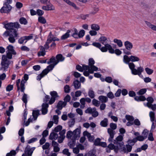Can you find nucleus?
<instances>
[{
    "label": "nucleus",
    "mask_w": 156,
    "mask_h": 156,
    "mask_svg": "<svg viewBox=\"0 0 156 156\" xmlns=\"http://www.w3.org/2000/svg\"><path fill=\"white\" fill-rule=\"evenodd\" d=\"M66 105V102H63L62 101H60L57 106V108L59 110H61L63 107L65 106Z\"/></svg>",
    "instance_id": "23"
},
{
    "label": "nucleus",
    "mask_w": 156,
    "mask_h": 156,
    "mask_svg": "<svg viewBox=\"0 0 156 156\" xmlns=\"http://www.w3.org/2000/svg\"><path fill=\"white\" fill-rule=\"evenodd\" d=\"M145 70L147 73L149 75L151 74L153 72V70L152 69L147 67L145 69Z\"/></svg>",
    "instance_id": "54"
},
{
    "label": "nucleus",
    "mask_w": 156,
    "mask_h": 156,
    "mask_svg": "<svg viewBox=\"0 0 156 156\" xmlns=\"http://www.w3.org/2000/svg\"><path fill=\"white\" fill-rule=\"evenodd\" d=\"M55 66L52 65L50 64L49 66H47V68L45 69H47V71H48V72L51 70L53 68H54Z\"/></svg>",
    "instance_id": "58"
},
{
    "label": "nucleus",
    "mask_w": 156,
    "mask_h": 156,
    "mask_svg": "<svg viewBox=\"0 0 156 156\" xmlns=\"http://www.w3.org/2000/svg\"><path fill=\"white\" fill-rule=\"evenodd\" d=\"M56 59L57 62H58V63L59 62L63 61L65 59V58L63 57L62 55L61 54L57 55L56 56Z\"/></svg>",
    "instance_id": "32"
},
{
    "label": "nucleus",
    "mask_w": 156,
    "mask_h": 156,
    "mask_svg": "<svg viewBox=\"0 0 156 156\" xmlns=\"http://www.w3.org/2000/svg\"><path fill=\"white\" fill-rule=\"evenodd\" d=\"M38 21L42 24H44L46 23V21L45 18L43 17L40 16L38 19Z\"/></svg>",
    "instance_id": "44"
},
{
    "label": "nucleus",
    "mask_w": 156,
    "mask_h": 156,
    "mask_svg": "<svg viewBox=\"0 0 156 156\" xmlns=\"http://www.w3.org/2000/svg\"><path fill=\"white\" fill-rule=\"evenodd\" d=\"M4 27L7 30H10V36L19 37V34L17 31L18 30L14 29V28L18 29L20 27V25L18 22L8 23L5 25Z\"/></svg>",
    "instance_id": "1"
},
{
    "label": "nucleus",
    "mask_w": 156,
    "mask_h": 156,
    "mask_svg": "<svg viewBox=\"0 0 156 156\" xmlns=\"http://www.w3.org/2000/svg\"><path fill=\"white\" fill-rule=\"evenodd\" d=\"M11 9L12 7L8 3H5L4 4V6L1 9L0 12L2 13H8Z\"/></svg>",
    "instance_id": "9"
},
{
    "label": "nucleus",
    "mask_w": 156,
    "mask_h": 156,
    "mask_svg": "<svg viewBox=\"0 0 156 156\" xmlns=\"http://www.w3.org/2000/svg\"><path fill=\"white\" fill-rule=\"evenodd\" d=\"M98 99L102 103H105L107 102L108 99L107 97L105 96L101 95L98 97Z\"/></svg>",
    "instance_id": "28"
},
{
    "label": "nucleus",
    "mask_w": 156,
    "mask_h": 156,
    "mask_svg": "<svg viewBox=\"0 0 156 156\" xmlns=\"http://www.w3.org/2000/svg\"><path fill=\"white\" fill-rule=\"evenodd\" d=\"M92 45L98 48L102 52H106L108 50L109 52L111 54L114 53V49L112 46L108 44H106L104 46L101 47V45L100 43L94 42L93 43Z\"/></svg>",
    "instance_id": "2"
},
{
    "label": "nucleus",
    "mask_w": 156,
    "mask_h": 156,
    "mask_svg": "<svg viewBox=\"0 0 156 156\" xmlns=\"http://www.w3.org/2000/svg\"><path fill=\"white\" fill-rule=\"evenodd\" d=\"M80 129L79 128H77L73 132V139L75 140L78 138L80 136Z\"/></svg>",
    "instance_id": "17"
},
{
    "label": "nucleus",
    "mask_w": 156,
    "mask_h": 156,
    "mask_svg": "<svg viewBox=\"0 0 156 156\" xmlns=\"http://www.w3.org/2000/svg\"><path fill=\"white\" fill-rule=\"evenodd\" d=\"M85 112L86 113L91 114L92 116L94 118L97 117L99 115L98 112L96 110L95 108H88L85 111Z\"/></svg>",
    "instance_id": "7"
},
{
    "label": "nucleus",
    "mask_w": 156,
    "mask_h": 156,
    "mask_svg": "<svg viewBox=\"0 0 156 156\" xmlns=\"http://www.w3.org/2000/svg\"><path fill=\"white\" fill-rule=\"evenodd\" d=\"M52 146L53 147V151L55 152H58L60 150V148L58 147V144L54 141H52Z\"/></svg>",
    "instance_id": "18"
},
{
    "label": "nucleus",
    "mask_w": 156,
    "mask_h": 156,
    "mask_svg": "<svg viewBox=\"0 0 156 156\" xmlns=\"http://www.w3.org/2000/svg\"><path fill=\"white\" fill-rule=\"evenodd\" d=\"M20 23L21 24L26 25L27 23V21L26 19L24 17L21 18L19 20Z\"/></svg>",
    "instance_id": "42"
},
{
    "label": "nucleus",
    "mask_w": 156,
    "mask_h": 156,
    "mask_svg": "<svg viewBox=\"0 0 156 156\" xmlns=\"http://www.w3.org/2000/svg\"><path fill=\"white\" fill-rule=\"evenodd\" d=\"M131 61L130 57H129L127 55H125L123 56V61L126 63H129V61Z\"/></svg>",
    "instance_id": "41"
},
{
    "label": "nucleus",
    "mask_w": 156,
    "mask_h": 156,
    "mask_svg": "<svg viewBox=\"0 0 156 156\" xmlns=\"http://www.w3.org/2000/svg\"><path fill=\"white\" fill-rule=\"evenodd\" d=\"M95 63L94 60L92 58H90L89 60V65L87 68V71H84L83 74V75L86 76H89L90 73L92 74L94 71H97L98 70V67L94 66V65Z\"/></svg>",
    "instance_id": "3"
},
{
    "label": "nucleus",
    "mask_w": 156,
    "mask_h": 156,
    "mask_svg": "<svg viewBox=\"0 0 156 156\" xmlns=\"http://www.w3.org/2000/svg\"><path fill=\"white\" fill-rule=\"evenodd\" d=\"M22 100L25 104H27V95L26 94L24 93L22 98Z\"/></svg>",
    "instance_id": "51"
},
{
    "label": "nucleus",
    "mask_w": 156,
    "mask_h": 156,
    "mask_svg": "<svg viewBox=\"0 0 156 156\" xmlns=\"http://www.w3.org/2000/svg\"><path fill=\"white\" fill-rule=\"evenodd\" d=\"M91 29L92 30H94L95 31H98L100 29L99 26L97 24H92L91 25Z\"/></svg>",
    "instance_id": "37"
},
{
    "label": "nucleus",
    "mask_w": 156,
    "mask_h": 156,
    "mask_svg": "<svg viewBox=\"0 0 156 156\" xmlns=\"http://www.w3.org/2000/svg\"><path fill=\"white\" fill-rule=\"evenodd\" d=\"M71 31L70 30H68L67 32L61 36V39L62 40H64L69 37L70 36L69 33Z\"/></svg>",
    "instance_id": "27"
},
{
    "label": "nucleus",
    "mask_w": 156,
    "mask_h": 156,
    "mask_svg": "<svg viewBox=\"0 0 156 156\" xmlns=\"http://www.w3.org/2000/svg\"><path fill=\"white\" fill-rule=\"evenodd\" d=\"M88 95L91 98H94L95 96L94 92L92 88L90 89L88 92Z\"/></svg>",
    "instance_id": "34"
},
{
    "label": "nucleus",
    "mask_w": 156,
    "mask_h": 156,
    "mask_svg": "<svg viewBox=\"0 0 156 156\" xmlns=\"http://www.w3.org/2000/svg\"><path fill=\"white\" fill-rule=\"evenodd\" d=\"M42 8L43 9L46 11L53 10L55 9V7L51 3L47 5L46 6H43Z\"/></svg>",
    "instance_id": "15"
},
{
    "label": "nucleus",
    "mask_w": 156,
    "mask_h": 156,
    "mask_svg": "<svg viewBox=\"0 0 156 156\" xmlns=\"http://www.w3.org/2000/svg\"><path fill=\"white\" fill-rule=\"evenodd\" d=\"M62 153L63 154L66 155L67 156H70V153L69 152L68 149H65L63 150Z\"/></svg>",
    "instance_id": "63"
},
{
    "label": "nucleus",
    "mask_w": 156,
    "mask_h": 156,
    "mask_svg": "<svg viewBox=\"0 0 156 156\" xmlns=\"http://www.w3.org/2000/svg\"><path fill=\"white\" fill-rule=\"evenodd\" d=\"M80 102L82 105L80 106V108H83L85 107V101L84 98H82L80 100Z\"/></svg>",
    "instance_id": "45"
},
{
    "label": "nucleus",
    "mask_w": 156,
    "mask_h": 156,
    "mask_svg": "<svg viewBox=\"0 0 156 156\" xmlns=\"http://www.w3.org/2000/svg\"><path fill=\"white\" fill-rule=\"evenodd\" d=\"M73 135V132L71 131H69L67 133L66 138L68 139H70Z\"/></svg>",
    "instance_id": "57"
},
{
    "label": "nucleus",
    "mask_w": 156,
    "mask_h": 156,
    "mask_svg": "<svg viewBox=\"0 0 156 156\" xmlns=\"http://www.w3.org/2000/svg\"><path fill=\"white\" fill-rule=\"evenodd\" d=\"M85 31L84 30H80L78 33V36L79 38L82 37L84 35Z\"/></svg>",
    "instance_id": "55"
},
{
    "label": "nucleus",
    "mask_w": 156,
    "mask_h": 156,
    "mask_svg": "<svg viewBox=\"0 0 156 156\" xmlns=\"http://www.w3.org/2000/svg\"><path fill=\"white\" fill-rule=\"evenodd\" d=\"M28 79V76L27 74H25L23 76V79L22 80L21 82L20 87V90L22 92H24L25 89L24 86L25 83Z\"/></svg>",
    "instance_id": "10"
},
{
    "label": "nucleus",
    "mask_w": 156,
    "mask_h": 156,
    "mask_svg": "<svg viewBox=\"0 0 156 156\" xmlns=\"http://www.w3.org/2000/svg\"><path fill=\"white\" fill-rule=\"evenodd\" d=\"M39 114V112L38 111H33L32 113L33 118H34V120H35L37 119Z\"/></svg>",
    "instance_id": "39"
},
{
    "label": "nucleus",
    "mask_w": 156,
    "mask_h": 156,
    "mask_svg": "<svg viewBox=\"0 0 156 156\" xmlns=\"http://www.w3.org/2000/svg\"><path fill=\"white\" fill-rule=\"evenodd\" d=\"M62 129V126H61L59 125L56 127L54 129V131L56 132L60 131Z\"/></svg>",
    "instance_id": "60"
},
{
    "label": "nucleus",
    "mask_w": 156,
    "mask_h": 156,
    "mask_svg": "<svg viewBox=\"0 0 156 156\" xmlns=\"http://www.w3.org/2000/svg\"><path fill=\"white\" fill-rule=\"evenodd\" d=\"M110 129H112L113 130H115L117 128V125L115 123H111L110 124Z\"/></svg>",
    "instance_id": "53"
},
{
    "label": "nucleus",
    "mask_w": 156,
    "mask_h": 156,
    "mask_svg": "<svg viewBox=\"0 0 156 156\" xmlns=\"http://www.w3.org/2000/svg\"><path fill=\"white\" fill-rule=\"evenodd\" d=\"M128 64L129 68L131 70L132 73L134 75H138L140 76L144 71V69L141 66L138 67L136 69H135V65L133 63H129Z\"/></svg>",
    "instance_id": "5"
},
{
    "label": "nucleus",
    "mask_w": 156,
    "mask_h": 156,
    "mask_svg": "<svg viewBox=\"0 0 156 156\" xmlns=\"http://www.w3.org/2000/svg\"><path fill=\"white\" fill-rule=\"evenodd\" d=\"M26 41L24 36L21 37L18 40V42L20 44H22L25 41Z\"/></svg>",
    "instance_id": "52"
},
{
    "label": "nucleus",
    "mask_w": 156,
    "mask_h": 156,
    "mask_svg": "<svg viewBox=\"0 0 156 156\" xmlns=\"http://www.w3.org/2000/svg\"><path fill=\"white\" fill-rule=\"evenodd\" d=\"M145 22L147 26L152 30L156 31V26L154 25L151 23L147 21H145Z\"/></svg>",
    "instance_id": "26"
},
{
    "label": "nucleus",
    "mask_w": 156,
    "mask_h": 156,
    "mask_svg": "<svg viewBox=\"0 0 156 156\" xmlns=\"http://www.w3.org/2000/svg\"><path fill=\"white\" fill-rule=\"evenodd\" d=\"M85 156H96V155L93 153L92 151H90L88 153H86Z\"/></svg>",
    "instance_id": "64"
},
{
    "label": "nucleus",
    "mask_w": 156,
    "mask_h": 156,
    "mask_svg": "<svg viewBox=\"0 0 156 156\" xmlns=\"http://www.w3.org/2000/svg\"><path fill=\"white\" fill-rule=\"evenodd\" d=\"M74 87L76 89H79L81 87V83L80 82L77 80H75L73 83Z\"/></svg>",
    "instance_id": "31"
},
{
    "label": "nucleus",
    "mask_w": 156,
    "mask_h": 156,
    "mask_svg": "<svg viewBox=\"0 0 156 156\" xmlns=\"http://www.w3.org/2000/svg\"><path fill=\"white\" fill-rule=\"evenodd\" d=\"M53 119L54 120V123L57 124L58 123V117L56 115H54L53 118Z\"/></svg>",
    "instance_id": "50"
},
{
    "label": "nucleus",
    "mask_w": 156,
    "mask_h": 156,
    "mask_svg": "<svg viewBox=\"0 0 156 156\" xmlns=\"http://www.w3.org/2000/svg\"><path fill=\"white\" fill-rule=\"evenodd\" d=\"M123 139L122 136L120 135L118 136L115 140H113L112 142L115 144L116 145V146H119L120 145V143H123V142H122Z\"/></svg>",
    "instance_id": "11"
},
{
    "label": "nucleus",
    "mask_w": 156,
    "mask_h": 156,
    "mask_svg": "<svg viewBox=\"0 0 156 156\" xmlns=\"http://www.w3.org/2000/svg\"><path fill=\"white\" fill-rule=\"evenodd\" d=\"M99 41L102 44L104 45L107 43L108 41L107 38L101 35L98 39Z\"/></svg>",
    "instance_id": "21"
},
{
    "label": "nucleus",
    "mask_w": 156,
    "mask_h": 156,
    "mask_svg": "<svg viewBox=\"0 0 156 156\" xmlns=\"http://www.w3.org/2000/svg\"><path fill=\"white\" fill-rule=\"evenodd\" d=\"M126 118L127 120L130 121H133L134 120V118L133 116L129 115H126Z\"/></svg>",
    "instance_id": "56"
},
{
    "label": "nucleus",
    "mask_w": 156,
    "mask_h": 156,
    "mask_svg": "<svg viewBox=\"0 0 156 156\" xmlns=\"http://www.w3.org/2000/svg\"><path fill=\"white\" fill-rule=\"evenodd\" d=\"M147 106L149 108H151L153 110H155L156 109V104L153 105L151 103H147Z\"/></svg>",
    "instance_id": "36"
},
{
    "label": "nucleus",
    "mask_w": 156,
    "mask_h": 156,
    "mask_svg": "<svg viewBox=\"0 0 156 156\" xmlns=\"http://www.w3.org/2000/svg\"><path fill=\"white\" fill-rule=\"evenodd\" d=\"M48 73V71H47V69L44 70L42 73L37 76V80L39 81L41 79L46 75Z\"/></svg>",
    "instance_id": "19"
},
{
    "label": "nucleus",
    "mask_w": 156,
    "mask_h": 156,
    "mask_svg": "<svg viewBox=\"0 0 156 156\" xmlns=\"http://www.w3.org/2000/svg\"><path fill=\"white\" fill-rule=\"evenodd\" d=\"M66 130L65 129H63L61 131H60L59 133L60 136L58 137V142L61 143H62L65 137V134L66 133Z\"/></svg>",
    "instance_id": "13"
},
{
    "label": "nucleus",
    "mask_w": 156,
    "mask_h": 156,
    "mask_svg": "<svg viewBox=\"0 0 156 156\" xmlns=\"http://www.w3.org/2000/svg\"><path fill=\"white\" fill-rule=\"evenodd\" d=\"M130 58L131 61L132 62H138L140 60L139 57L133 55H131L130 56Z\"/></svg>",
    "instance_id": "35"
},
{
    "label": "nucleus",
    "mask_w": 156,
    "mask_h": 156,
    "mask_svg": "<svg viewBox=\"0 0 156 156\" xmlns=\"http://www.w3.org/2000/svg\"><path fill=\"white\" fill-rule=\"evenodd\" d=\"M50 94L51 97L48 103L50 105H51L55 102L56 100L59 98V97L57 93L55 91L50 92Z\"/></svg>",
    "instance_id": "8"
},
{
    "label": "nucleus",
    "mask_w": 156,
    "mask_h": 156,
    "mask_svg": "<svg viewBox=\"0 0 156 156\" xmlns=\"http://www.w3.org/2000/svg\"><path fill=\"white\" fill-rule=\"evenodd\" d=\"M16 37H13L10 36L8 38V40L10 42L12 43H13L15 42L16 40L15 38Z\"/></svg>",
    "instance_id": "49"
},
{
    "label": "nucleus",
    "mask_w": 156,
    "mask_h": 156,
    "mask_svg": "<svg viewBox=\"0 0 156 156\" xmlns=\"http://www.w3.org/2000/svg\"><path fill=\"white\" fill-rule=\"evenodd\" d=\"M47 63L48 64L52 63V65L55 66L58 63V62H57V60L54 57L52 56L50 59L49 61Z\"/></svg>",
    "instance_id": "22"
},
{
    "label": "nucleus",
    "mask_w": 156,
    "mask_h": 156,
    "mask_svg": "<svg viewBox=\"0 0 156 156\" xmlns=\"http://www.w3.org/2000/svg\"><path fill=\"white\" fill-rule=\"evenodd\" d=\"M148 132L149 131L145 129L144 130L142 133V136L145 138V139L147 137Z\"/></svg>",
    "instance_id": "48"
},
{
    "label": "nucleus",
    "mask_w": 156,
    "mask_h": 156,
    "mask_svg": "<svg viewBox=\"0 0 156 156\" xmlns=\"http://www.w3.org/2000/svg\"><path fill=\"white\" fill-rule=\"evenodd\" d=\"M113 42L117 44V45L119 47H121L123 46L122 42L120 40L115 38L113 40Z\"/></svg>",
    "instance_id": "33"
},
{
    "label": "nucleus",
    "mask_w": 156,
    "mask_h": 156,
    "mask_svg": "<svg viewBox=\"0 0 156 156\" xmlns=\"http://www.w3.org/2000/svg\"><path fill=\"white\" fill-rule=\"evenodd\" d=\"M93 104L96 107H98L100 104V102L98 100L94 99L92 101Z\"/></svg>",
    "instance_id": "43"
},
{
    "label": "nucleus",
    "mask_w": 156,
    "mask_h": 156,
    "mask_svg": "<svg viewBox=\"0 0 156 156\" xmlns=\"http://www.w3.org/2000/svg\"><path fill=\"white\" fill-rule=\"evenodd\" d=\"M125 48L127 50L130 51L133 48L132 43L129 41H126L124 43Z\"/></svg>",
    "instance_id": "14"
},
{
    "label": "nucleus",
    "mask_w": 156,
    "mask_h": 156,
    "mask_svg": "<svg viewBox=\"0 0 156 156\" xmlns=\"http://www.w3.org/2000/svg\"><path fill=\"white\" fill-rule=\"evenodd\" d=\"M88 67L87 65H83L82 67L78 65L76 66V68L79 71L82 72L83 70H84V71H87V68H88Z\"/></svg>",
    "instance_id": "16"
},
{
    "label": "nucleus",
    "mask_w": 156,
    "mask_h": 156,
    "mask_svg": "<svg viewBox=\"0 0 156 156\" xmlns=\"http://www.w3.org/2000/svg\"><path fill=\"white\" fill-rule=\"evenodd\" d=\"M64 91L66 93H69L70 91V87L69 85H66L64 87Z\"/></svg>",
    "instance_id": "47"
},
{
    "label": "nucleus",
    "mask_w": 156,
    "mask_h": 156,
    "mask_svg": "<svg viewBox=\"0 0 156 156\" xmlns=\"http://www.w3.org/2000/svg\"><path fill=\"white\" fill-rule=\"evenodd\" d=\"M50 146V144L48 143H46L45 144L42 146V148L44 150L48 149Z\"/></svg>",
    "instance_id": "62"
},
{
    "label": "nucleus",
    "mask_w": 156,
    "mask_h": 156,
    "mask_svg": "<svg viewBox=\"0 0 156 156\" xmlns=\"http://www.w3.org/2000/svg\"><path fill=\"white\" fill-rule=\"evenodd\" d=\"M149 116L150 118V120L152 122H153L155 120V113L154 112L151 111L149 112Z\"/></svg>",
    "instance_id": "38"
},
{
    "label": "nucleus",
    "mask_w": 156,
    "mask_h": 156,
    "mask_svg": "<svg viewBox=\"0 0 156 156\" xmlns=\"http://www.w3.org/2000/svg\"><path fill=\"white\" fill-rule=\"evenodd\" d=\"M147 91V89L145 88L142 89L140 90L137 93V94L142 95L144 94Z\"/></svg>",
    "instance_id": "40"
},
{
    "label": "nucleus",
    "mask_w": 156,
    "mask_h": 156,
    "mask_svg": "<svg viewBox=\"0 0 156 156\" xmlns=\"http://www.w3.org/2000/svg\"><path fill=\"white\" fill-rule=\"evenodd\" d=\"M107 131L110 136V137L108 139V141L109 142H112L113 140V139L115 133V131L109 128L108 129Z\"/></svg>",
    "instance_id": "12"
},
{
    "label": "nucleus",
    "mask_w": 156,
    "mask_h": 156,
    "mask_svg": "<svg viewBox=\"0 0 156 156\" xmlns=\"http://www.w3.org/2000/svg\"><path fill=\"white\" fill-rule=\"evenodd\" d=\"M83 135L84 136H87L88 140L90 142L93 141L94 140V137L93 136H91L90 134L87 131L83 132Z\"/></svg>",
    "instance_id": "20"
},
{
    "label": "nucleus",
    "mask_w": 156,
    "mask_h": 156,
    "mask_svg": "<svg viewBox=\"0 0 156 156\" xmlns=\"http://www.w3.org/2000/svg\"><path fill=\"white\" fill-rule=\"evenodd\" d=\"M10 63V61L7 59L5 55H3L1 62L2 67H0V70L7 71Z\"/></svg>",
    "instance_id": "6"
},
{
    "label": "nucleus",
    "mask_w": 156,
    "mask_h": 156,
    "mask_svg": "<svg viewBox=\"0 0 156 156\" xmlns=\"http://www.w3.org/2000/svg\"><path fill=\"white\" fill-rule=\"evenodd\" d=\"M58 137V134L55 132L51 133L49 136V139L51 140H55Z\"/></svg>",
    "instance_id": "25"
},
{
    "label": "nucleus",
    "mask_w": 156,
    "mask_h": 156,
    "mask_svg": "<svg viewBox=\"0 0 156 156\" xmlns=\"http://www.w3.org/2000/svg\"><path fill=\"white\" fill-rule=\"evenodd\" d=\"M108 147L112 150L114 149L116 152L119 150L124 153H127L126 147L124 145L123 143H120V145L119 146H115L113 144L111 143L108 145Z\"/></svg>",
    "instance_id": "4"
},
{
    "label": "nucleus",
    "mask_w": 156,
    "mask_h": 156,
    "mask_svg": "<svg viewBox=\"0 0 156 156\" xmlns=\"http://www.w3.org/2000/svg\"><path fill=\"white\" fill-rule=\"evenodd\" d=\"M134 98L136 101H144L146 100V98L144 96L142 95H141L140 96H135Z\"/></svg>",
    "instance_id": "30"
},
{
    "label": "nucleus",
    "mask_w": 156,
    "mask_h": 156,
    "mask_svg": "<svg viewBox=\"0 0 156 156\" xmlns=\"http://www.w3.org/2000/svg\"><path fill=\"white\" fill-rule=\"evenodd\" d=\"M16 154L15 151L12 150L9 153L7 154L6 156H13V155H15Z\"/></svg>",
    "instance_id": "61"
},
{
    "label": "nucleus",
    "mask_w": 156,
    "mask_h": 156,
    "mask_svg": "<svg viewBox=\"0 0 156 156\" xmlns=\"http://www.w3.org/2000/svg\"><path fill=\"white\" fill-rule=\"evenodd\" d=\"M75 123V121L74 119H71L68 122L69 126L70 127H72L74 125Z\"/></svg>",
    "instance_id": "46"
},
{
    "label": "nucleus",
    "mask_w": 156,
    "mask_h": 156,
    "mask_svg": "<svg viewBox=\"0 0 156 156\" xmlns=\"http://www.w3.org/2000/svg\"><path fill=\"white\" fill-rule=\"evenodd\" d=\"M107 96L109 98L112 99H113L115 98V96L112 93V92H109L107 94Z\"/></svg>",
    "instance_id": "59"
},
{
    "label": "nucleus",
    "mask_w": 156,
    "mask_h": 156,
    "mask_svg": "<svg viewBox=\"0 0 156 156\" xmlns=\"http://www.w3.org/2000/svg\"><path fill=\"white\" fill-rule=\"evenodd\" d=\"M7 48L8 50L6 52L12 53L14 55L16 54V52L13 49V46L10 45L7 46Z\"/></svg>",
    "instance_id": "24"
},
{
    "label": "nucleus",
    "mask_w": 156,
    "mask_h": 156,
    "mask_svg": "<svg viewBox=\"0 0 156 156\" xmlns=\"http://www.w3.org/2000/svg\"><path fill=\"white\" fill-rule=\"evenodd\" d=\"M101 126L103 127H107L108 125V121L107 118H105L100 122Z\"/></svg>",
    "instance_id": "29"
}]
</instances>
